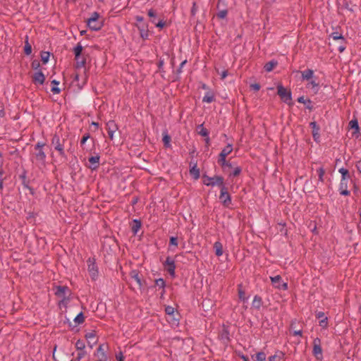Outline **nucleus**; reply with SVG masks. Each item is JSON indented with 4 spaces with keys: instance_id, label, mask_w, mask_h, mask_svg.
<instances>
[{
    "instance_id": "nucleus-1",
    "label": "nucleus",
    "mask_w": 361,
    "mask_h": 361,
    "mask_svg": "<svg viewBox=\"0 0 361 361\" xmlns=\"http://www.w3.org/2000/svg\"><path fill=\"white\" fill-rule=\"evenodd\" d=\"M44 142H38L34 145V151L31 153L30 161L37 166H45L47 154L44 150Z\"/></svg>"
},
{
    "instance_id": "nucleus-2",
    "label": "nucleus",
    "mask_w": 361,
    "mask_h": 361,
    "mask_svg": "<svg viewBox=\"0 0 361 361\" xmlns=\"http://www.w3.org/2000/svg\"><path fill=\"white\" fill-rule=\"evenodd\" d=\"M65 140H61L59 135L55 133L51 139V145L54 146L55 150H56L59 155L65 160L68 159L67 155L64 150Z\"/></svg>"
},
{
    "instance_id": "nucleus-3",
    "label": "nucleus",
    "mask_w": 361,
    "mask_h": 361,
    "mask_svg": "<svg viewBox=\"0 0 361 361\" xmlns=\"http://www.w3.org/2000/svg\"><path fill=\"white\" fill-rule=\"evenodd\" d=\"M277 94L280 97L281 99L289 106H293V102H292V93L289 90H288L281 84L277 85Z\"/></svg>"
},
{
    "instance_id": "nucleus-4",
    "label": "nucleus",
    "mask_w": 361,
    "mask_h": 361,
    "mask_svg": "<svg viewBox=\"0 0 361 361\" xmlns=\"http://www.w3.org/2000/svg\"><path fill=\"white\" fill-rule=\"evenodd\" d=\"M87 270L92 278V279L95 280L98 276V267L96 264V259L94 257H90L87 260Z\"/></svg>"
},
{
    "instance_id": "nucleus-5",
    "label": "nucleus",
    "mask_w": 361,
    "mask_h": 361,
    "mask_svg": "<svg viewBox=\"0 0 361 361\" xmlns=\"http://www.w3.org/2000/svg\"><path fill=\"white\" fill-rule=\"evenodd\" d=\"M99 13L94 12L92 16L87 20L88 27L92 30H99L102 27V23L98 22Z\"/></svg>"
},
{
    "instance_id": "nucleus-6",
    "label": "nucleus",
    "mask_w": 361,
    "mask_h": 361,
    "mask_svg": "<svg viewBox=\"0 0 361 361\" xmlns=\"http://www.w3.org/2000/svg\"><path fill=\"white\" fill-rule=\"evenodd\" d=\"M164 269L170 274L173 278L175 277V269L176 264L175 260L170 256H168L163 263Z\"/></svg>"
},
{
    "instance_id": "nucleus-7",
    "label": "nucleus",
    "mask_w": 361,
    "mask_h": 361,
    "mask_svg": "<svg viewBox=\"0 0 361 361\" xmlns=\"http://www.w3.org/2000/svg\"><path fill=\"white\" fill-rule=\"evenodd\" d=\"M272 285L279 290H286L288 289V283L282 281L280 275L270 277Z\"/></svg>"
},
{
    "instance_id": "nucleus-8",
    "label": "nucleus",
    "mask_w": 361,
    "mask_h": 361,
    "mask_svg": "<svg viewBox=\"0 0 361 361\" xmlns=\"http://www.w3.org/2000/svg\"><path fill=\"white\" fill-rule=\"evenodd\" d=\"M108 346L105 344H100L94 353V355L97 357L96 361H107L108 357L106 353V350Z\"/></svg>"
},
{
    "instance_id": "nucleus-9",
    "label": "nucleus",
    "mask_w": 361,
    "mask_h": 361,
    "mask_svg": "<svg viewBox=\"0 0 361 361\" xmlns=\"http://www.w3.org/2000/svg\"><path fill=\"white\" fill-rule=\"evenodd\" d=\"M54 294L58 298H66L68 297L67 294L71 295V290L66 286H55L53 288Z\"/></svg>"
},
{
    "instance_id": "nucleus-10",
    "label": "nucleus",
    "mask_w": 361,
    "mask_h": 361,
    "mask_svg": "<svg viewBox=\"0 0 361 361\" xmlns=\"http://www.w3.org/2000/svg\"><path fill=\"white\" fill-rule=\"evenodd\" d=\"M312 353L317 360H320L322 359V348L321 346V339L319 338H316L313 341Z\"/></svg>"
},
{
    "instance_id": "nucleus-11",
    "label": "nucleus",
    "mask_w": 361,
    "mask_h": 361,
    "mask_svg": "<svg viewBox=\"0 0 361 361\" xmlns=\"http://www.w3.org/2000/svg\"><path fill=\"white\" fill-rule=\"evenodd\" d=\"M27 171L23 169L22 173L19 175V178L21 180V183L23 188L28 189L30 193L33 195L34 189L29 185L30 180L27 177Z\"/></svg>"
},
{
    "instance_id": "nucleus-12",
    "label": "nucleus",
    "mask_w": 361,
    "mask_h": 361,
    "mask_svg": "<svg viewBox=\"0 0 361 361\" xmlns=\"http://www.w3.org/2000/svg\"><path fill=\"white\" fill-rule=\"evenodd\" d=\"M310 126L312 128V137L314 142L317 143L320 142V127L316 121L310 122Z\"/></svg>"
},
{
    "instance_id": "nucleus-13",
    "label": "nucleus",
    "mask_w": 361,
    "mask_h": 361,
    "mask_svg": "<svg viewBox=\"0 0 361 361\" xmlns=\"http://www.w3.org/2000/svg\"><path fill=\"white\" fill-rule=\"evenodd\" d=\"M85 337L87 341L88 346L90 347V349H92L98 341V339L96 337V331L94 330H92L90 332H87L85 335Z\"/></svg>"
},
{
    "instance_id": "nucleus-14",
    "label": "nucleus",
    "mask_w": 361,
    "mask_h": 361,
    "mask_svg": "<svg viewBox=\"0 0 361 361\" xmlns=\"http://www.w3.org/2000/svg\"><path fill=\"white\" fill-rule=\"evenodd\" d=\"M135 26L139 30L140 35L143 39H148L149 37V29L148 24L147 23H136Z\"/></svg>"
},
{
    "instance_id": "nucleus-15",
    "label": "nucleus",
    "mask_w": 361,
    "mask_h": 361,
    "mask_svg": "<svg viewBox=\"0 0 361 361\" xmlns=\"http://www.w3.org/2000/svg\"><path fill=\"white\" fill-rule=\"evenodd\" d=\"M219 337L224 343L228 344L229 343L231 338L228 326L223 325L222 329L219 332Z\"/></svg>"
},
{
    "instance_id": "nucleus-16",
    "label": "nucleus",
    "mask_w": 361,
    "mask_h": 361,
    "mask_svg": "<svg viewBox=\"0 0 361 361\" xmlns=\"http://www.w3.org/2000/svg\"><path fill=\"white\" fill-rule=\"evenodd\" d=\"M106 129L111 140L114 139V133L118 130V126L114 121L110 120L106 123Z\"/></svg>"
},
{
    "instance_id": "nucleus-17",
    "label": "nucleus",
    "mask_w": 361,
    "mask_h": 361,
    "mask_svg": "<svg viewBox=\"0 0 361 361\" xmlns=\"http://www.w3.org/2000/svg\"><path fill=\"white\" fill-rule=\"evenodd\" d=\"M349 180H341L338 191L341 195L349 196L350 195V192L348 190Z\"/></svg>"
},
{
    "instance_id": "nucleus-18",
    "label": "nucleus",
    "mask_w": 361,
    "mask_h": 361,
    "mask_svg": "<svg viewBox=\"0 0 361 361\" xmlns=\"http://www.w3.org/2000/svg\"><path fill=\"white\" fill-rule=\"evenodd\" d=\"M176 310L173 307L168 305L165 307V312L166 314L172 317L173 324H177L179 321V314L176 312L175 314Z\"/></svg>"
},
{
    "instance_id": "nucleus-19",
    "label": "nucleus",
    "mask_w": 361,
    "mask_h": 361,
    "mask_svg": "<svg viewBox=\"0 0 361 361\" xmlns=\"http://www.w3.org/2000/svg\"><path fill=\"white\" fill-rule=\"evenodd\" d=\"M32 82L35 85H43L45 81V75L41 70H38L32 77Z\"/></svg>"
},
{
    "instance_id": "nucleus-20",
    "label": "nucleus",
    "mask_w": 361,
    "mask_h": 361,
    "mask_svg": "<svg viewBox=\"0 0 361 361\" xmlns=\"http://www.w3.org/2000/svg\"><path fill=\"white\" fill-rule=\"evenodd\" d=\"M99 160L100 156L99 154H97L95 156H92L89 157L88 161L91 164V166H89L92 170H96L99 166Z\"/></svg>"
},
{
    "instance_id": "nucleus-21",
    "label": "nucleus",
    "mask_w": 361,
    "mask_h": 361,
    "mask_svg": "<svg viewBox=\"0 0 361 361\" xmlns=\"http://www.w3.org/2000/svg\"><path fill=\"white\" fill-rule=\"evenodd\" d=\"M130 276L131 279H134L137 282V283L139 286V288L142 289V288L143 287V283L140 276L139 271L136 269L132 270L130 272Z\"/></svg>"
},
{
    "instance_id": "nucleus-22",
    "label": "nucleus",
    "mask_w": 361,
    "mask_h": 361,
    "mask_svg": "<svg viewBox=\"0 0 361 361\" xmlns=\"http://www.w3.org/2000/svg\"><path fill=\"white\" fill-rule=\"evenodd\" d=\"M215 184H217V186L220 188V195H221V197H224V194L228 193V188L225 185L224 178H218Z\"/></svg>"
},
{
    "instance_id": "nucleus-23",
    "label": "nucleus",
    "mask_w": 361,
    "mask_h": 361,
    "mask_svg": "<svg viewBox=\"0 0 361 361\" xmlns=\"http://www.w3.org/2000/svg\"><path fill=\"white\" fill-rule=\"evenodd\" d=\"M285 360V353L281 350L276 351L274 355L269 357V361H283Z\"/></svg>"
},
{
    "instance_id": "nucleus-24",
    "label": "nucleus",
    "mask_w": 361,
    "mask_h": 361,
    "mask_svg": "<svg viewBox=\"0 0 361 361\" xmlns=\"http://www.w3.org/2000/svg\"><path fill=\"white\" fill-rule=\"evenodd\" d=\"M219 200L222 204L226 207H229L231 204V196L229 193L224 194V197H221V195H219Z\"/></svg>"
},
{
    "instance_id": "nucleus-25",
    "label": "nucleus",
    "mask_w": 361,
    "mask_h": 361,
    "mask_svg": "<svg viewBox=\"0 0 361 361\" xmlns=\"http://www.w3.org/2000/svg\"><path fill=\"white\" fill-rule=\"evenodd\" d=\"M348 126H349L350 128L354 130V131L353 133V135H355L356 134H360V127H359V123H358V121L357 118H354V119L351 120L349 122Z\"/></svg>"
},
{
    "instance_id": "nucleus-26",
    "label": "nucleus",
    "mask_w": 361,
    "mask_h": 361,
    "mask_svg": "<svg viewBox=\"0 0 361 361\" xmlns=\"http://www.w3.org/2000/svg\"><path fill=\"white\" fill-rule=\"evenodd\" d=\"M263 305L262 298L261 296L256 295L254 297L252 306L254 309L259 310Z\"/></svg>"
},
{
    "instance_id": "nucleus-27",
    "label": "nucleus",
    "mask_w": 361,
    "mask_h": 361,
    "mask_svg": "<svg viewBox=\"0 0 361 361\" xmlns=\"http://www.w3.org/2000/svg\"><path fill=\"white\" fill-rule=\"evenodd\" d=\"M301 76L302 80H310L314 77V71L307 68L303 71H301Z\"/></svg>"
},
{
    "instance_id": "nucleus-28",
    "label": "nucleus",
    "mask_w": 361,
    "mask_h": 361,
    "mask_svg": "<svg viewBox=\"0 0 361 361\" xmlns=\"http://www.w3.org/2000/svg\"><path fill=\"white\" fill-rule=\"evenodd\" d=\"M225 157H219L218 164L222 167L223 170L225 171L226 167L232 168V163L227 161Z\"/></svg>"
},
{
    "instance_id": "nucleus-29",
    "label": "nucleus",
    "mask_w": 361,
    "mask_h": 361,
    "mask_svg": "<svg viewBox=\"0 0 361 361\" xmlns=\"http://www.w3.org/2000/svg\"><path fill=\"white\" fill-rule=\"evenodd\" d=\"M277 65L278 61L275 59H273L265 63L264 66V69L266 72H271Z\"/></svg>"
},
{
    "instance_id": "nucleus-30",
    "label": "nucleus",
    "mask_w": 361,
    "mask_h": 361,
    "mask_svg": "<svg viewBox=\"0 0 361 361\" xmlns=\"http://www.w3.org/2000/svg\"><path fill=\"white\" fill-rule=\"evenodd\" d=\"M214 249L215 251V255L217 257H220L223 255V245L220 241H216L214 243Z\"/></svg>"
},
{
    "instance_id": "nucleus-31",
    "label": "nucleus",
    "mask_w": 361,
    "mask_h": 361,
    "mask_svg": "<svg viewBox=\"0 0 361 361\" xmlns=\"http://www.w3.org/2000/svg\"><path fill=\"white\" fill-rule=\"evenodd\" d=\"M190 173L195 180L199 179L200 173V169L197 166V163H195L194 165L190 169Z\"/></svg>"
},
{
    "instance_id": "nucleus-32",
    "label": "nucleus",
    "mask_w": 361,
    "mask_h": 361,
    "mask_svg": "<svg viewBox=\"0 0 361 361\" xmlns=\"http://www.w3.org/2000/svg\"><path fill=\"white\" fill-rule=\"evenodd\" d=\"M338 172L341 174V180H350V181L353 182L351 180V176L348 169L345 168H341L338 169Z\"/></svg>"
},
{
    "instance_id": "nucleus-33",
    "label": "nucleus",
    "mask_w": 361,
    "mask_h": 361,
    "mask_svg": "<svg viewBox=\"0 0 361 361\" xmlns=\"http://www.w3.org/2000/svg\"><path fill=\"white\" fill-rule=\"evenodd\" d=\"M133 226L131 227V231L134 235H136L138 231L140 229L142 226V222L139 219H134L133 221Z\"/></svg>"
},
{
    "instance_id": "nucleus-34",
    "label": "nucleus",
    "mask_w": 361,
    "mask_h": 361,
    "mask_svg": "<svg viewBox=\"0 0 361 361\" xmlns=\"http://www.w3.org/2000/svg\"><path fill=\"white\" fill-rule=\"evenodd\" d=\"M28 40L29 37L28 35H26L25 39L24 54L27 56H29L32 53V46L29 43Z\"/></svg>"
},
{
    "instance_id": "nucleus-35",
    "label": "nucleus",
    "mask_w": 361,
    "mask_h": 361,
    "mask_svg": "<svg viewBox=\"0 0 361 361\" xmlns=\"http://www.w3.org/2000/svg\"><path fill=\"white\" fill-rule=\"evenodd\" d=\"M233 151V146L231 144H228L220 152L219 157H226Z\"/></svg>"
},
{
    "instance_id": "nucleus-36",
    "label": "nucleus",
    "mask_w": 361,
    "mask_h": 361,
    "mask_svg": "<svg viewBox=\"0 0 361 361\" xmlns=\"http://www.w3.org/2000/svg\"><path fill=\"white\" fill-rule=\"evenodd\" d=\"M82 46L80 43H78L74 48H73V52L75 54V59H80L82 51Z\"/></svg>"
},
{
    "instance_id": "nucleus-37",
    "label": "nucleus",
    "mask_w": 361,
    "mask_h": 361,
    "mask_svg": "<svg viewBox=\"0 0 361 361\" xmlns=\"http://www.w3.org/2000/svg\"><path fill=\"white\" fill-rule=\"evenodd\" d=\"M215 100L214 94L212 92H208L202 98V102L206 103H212Z\"/></svg>"
},
{
    "instance_id": "nucleus-38",
    "label": "nucleus",
    "mask_w": 361,
    "mask_h": 361,
    "mask_svg": "<svg viewBox=\"0 0 361 361\" xmlns=\"http://www.w3.org/2000/svg\"><path fill=\"white\" fill-rule=\"evenodd\" d=\"M171 136L168 134V133L166 131L163 135L162 141L164 142V145L165 147L168 148L171 147Z\"/></svg>"
},
{
    "instance_id": "nucleus-39",
    "label": "nucleus",
    "mask_w": 361,
    "mask_h": 361,
    "mask_svg": "<svg viewBox=\"0 0 361 361\" xmlns=\"http://www.w3.org/2000/svg\"><path fill=\"white\" fill-rule=\"evenodd\" d=\"M77 325H80L85 322V316L82 312H80L73 319Z\"/></svg>"
},
{
    "instance_id": "nucleus-40",
    "label": "nucleus",
    "mask_w": 361,
    "mask_h": 361,
    "mask_svg": "<svg viewBox=\"0 0 361 361\" xmlns=\"http://www.w3.org/2000/svg\"><path fill=\"white\" fill-rule=\"evenodd\" d=\"M219 178H224V177L221 176L216 175L212 177V178H214V180H211L210 183H207L206 180H203V184L207 186H212V187L217 186V184H215V183L217 182V180Z\"/></svg>"
},
{
    "instance_id": "nucleus-41",
    "label": "nucleus",
    "mask_w": 361,
    "mask_h": 361,
    "mask_svg": "<svg viewBox=\"0 0 361 361\" xmlns=\"http://www.w3.org/2000/svg\"><path fill=\"white\" fill-rule=\"evenodd\" d=\"M198 133L202 137H207L209 135V131L205 128L203 124H200L197 126Z\"/></svg>"
},
{
    "instance_id": "nucleus-42",
    "label": "nucleus",
    "mask_w": 361,
    "mask_h": 361,
    "mask_svg": "<svg viewBox=\"0 0 361 361\" xmlns=\"http://www.w3.org/2000/svg\"><path fill=\"white\" fill-rule=\"evenodd\" d=\"M334 40L341 39L342 42H344V43H346V40L343 35L338 32H334L330 35Z\"/></svg>"
},
{
    "instance_id": "nucleus-43",
    "label": "nucleus",
    "mask_w": 361,
    "mask_h": 361,
    "mask_svg": "<svg viewBox=\"0 0 361 361\" xmlns=\"http://www.w3.org/2000/svg\"><path fill=\"white\" fill-rule=\"evenodd\" d=\"M50 52L49 51H42L41 52V60L43 64H46L49 59Z\"/></svg>"
},
{
    "instance_id": "nucleus-44",
    "label": "nucleus",
    "mask_w": 361,
    "mask_h": 361,
    "mask_svg": "<svg viewBox=\"0 0 361 361\" xmlns=\"http://www.w3.org/2000/svg\"><path fill=\"white\" fill-rule=\"evenodd\" d=\"M148 16L151 18V22L155 23V18L157 17V12L153 8H150L147 12Z\"/></svg>"
},
{
    "instance_id": "nucleus-45",
    "label": "nucleus",
    "mask_w": 361,
    "mask_h": 361,
    "mask_svg": "<svg viewBox=\"0 0 361 361\" xmlns=\"http://www.w3.org/2000/svg\"><path fill=\"white\" fill-rule=\"evenodd\" d=\"M317 174H318V177H319V181L323 183L324 182V176L325 174V170L324 169L322 166L320 168H319L317 170Z\"/></svg>"
},
{
    "instance_id": "nucleus-46",
    "label": "nucleus",
    "mask_w": 361,
    "mask_h": 361,
    "mask_svg": "<svg viewBox=\"0 0 361 361\" xmlns=\"http://www.w3.org/2000/svg\"><path fill=\"white\" fill-rule=\"evenodd\" d=\"M186 63H187V60H186V59H185V60H184V61H183L180 63V66H179L178 68L176 70V75H177V76H176V80H179L180 77H179L178 75H179L183 72L182 69H183V68L184 65H185Z\"/></svg>"
},
{
    "instance_id": "nucleus-47",
    "label": "nucleus",
    "mask_w": 361,
    "mask_h": 361,
    "mask_svg": "<svg viewBox=\"0 0 361 361\" xmlns=\"http://www.w3.org/2000/svg\"><path fill=\"white\" fill-rule=\"evenodd\" d=\"M255 361H266V354L264 352H259L255 355Z\"/></svg>"
},
{
    "instance_id": "nucleus-48",
    "label": "nucleus",
    "mask_w": 361,
    "mask_h": 361,
    "mask_svg": "<svg viewBox=\"0 0 361 361\" xmlns=\"http://www.w3.org/2000/svg\"><path fill=\"white\" fill-rule=\"evenodd\" d=\"M75 61H76L75 67L77 68H83L86 65V59H85V58H82L81 60H80V59H75Z\"/></svg>"
},
{
    "instance_id": "nucleus-49",
    "label": "nucleus",
    "mask_w": 361,
    "mask_h": 361,
    "mask_svg": "<svg viewBox=\"0 0 361 361\" xmlns=\"http://www.w3.org/2000/svg\"><path fill=\"white\" fill-rule=\"evenodd\" d=\"M69 301H70L69 297L63 298H61V300H59L58 305H59V307H61L63 306L66 308Z\"/></svg>"
},
{
    "instance_id": "nucleus-50",
    "label": "nucleus",
    "mask_w": 361,
    "mask_h": 361,
    "mask_svg": "<svg viewBox=\"0 0 361 361\" xmlns=\"http://www.w3.org/2000/svg\"><path fill=\"white\" fill-rule=\"evenodd\" d=\"M242 172V168L240 166H236L234 170L229 174V177L231 176H238Z\"/></svg>"
},
{
    "instance_id": "nucleus-51",
    "label": "nucleus",
    "mask_w": 361,
    "mask_h": 361,
    "mask_svg": "<svg viewBox=\"0 0 361 361\" xmlns=\"http://www.w3.org/2000/svg\"><path fill=\"white\" fill-rule=\"evenodd\" d=\"M75 346L77 350H83V348H85V342L80 339L76 341Z\"/></svg>"
},
{
    "instance_id": "nucleus-52",
    "label": "nucleus",
    "mask_w": 361,
    "mask_h": 361,
    "mask_svg": "<svg viewBox=\"0 0 361 361\" xmlns=\"http://www.w3.org/2000/svg\"><path fill=\"white\" fill-rule=\"evenodd\" d=\"M155 284H156V286H159V288H161L162 289L165 288V286H166V282L162 278L156 279Z\"/></svg>"
},
{
    "instance_id": "nucleus-53",
    "label": "nucleus",
    "mask_w": 361,
    "mask_h": 361,
    "mask_svg": "<svg viewBox=\"0 0 361 361\" xmlns=\"http://www.w3.org/2000/svg\"><path fill=\"white\" fill-rule=\"evenodd\" d=\"M227 14H228V11L226 9H223V10L219 11L216 13V17L219 18H221V19H224L227 16Z\"/></svg>"
},
{
    "instance_id": "nucleus-54",
    "label": "nucleus",
    "mask_w": 361,
    "mask_h": 361,
    "mask_svg": "<svg viewBox=\"0 0 361 361\" xmlns=\"http://www.w3.org/2000/svg\"><path fill=\"white\" fill-rule=\"evenodd\" d=\"M308 85L311 86L312 89L317 88V90L314 91V93H317L318 92V87H319V82H316V80H311L308 82Z\"/></svg>"
},
{
    "instance_id": "nucleus-55",
    "label": "nucleus",
    "mask_w": 361,
    "mask_h": 361,
    "mask_svg": "<svg viewBox=\"0 0 361 361\" xmlns=\"http://www.w3.org/2000/svg\"><path fill=\"white\" fill-rule=\"evenodd\" d=\"M178 245V238L175 236H171L169 238V247L175 246L177 247Z\"/></svg>"
},
{
    "instance_id": "nucleus-56",
    "label": "nucleus",
    "mask_w": 361,
    "mask_h": 361,
    "mask_svg": "<svg viewBox=\"0 0 361 361\" xmlns=\"http://www.w3.org/2000/svg\"><path fill=\"white\" fill-rule=\"evenodd\" d=\"M238 297L239 299L245 302L247 298L245 297V292L241 288V285L238 286Z\"/></svg>"
},
{
    "instance_id": "nucleus-57",
    "label": "nucleus",
    "mask_w": 361,
    "mask_h": 361,
    "mask_svg": "<svg viewBox=\"0 0 361 361\" xmlns=\"http://www.w3.org/2000/svg\"><path fill=\"white\" fill-rule=\"evenodd\" d=\"M319 326L323 329H326L328 326V317H324L319 320Z\"/></svg>"
},
{
    "instance_id": "nucleus-58",
    "label": "nucleus",
    "mask_w": 361,
    "mask_h": 361,
    "mask_svg": "<svg viewBox=\"0 0 361 361\" xmlns=\"http://www.w3.org/2000/svg\"><path fill=\"white\" fill-rule=\"evenodd\" d=\"M305 102L306 104H304L305 105V108L309 111H312L314 109V106L312 105V102L311 101V99H306Z\"/></svg>"
},
{
    "instance_id": "nucleus-59",
    "label": "nucleus",
    "mask_w": 361,
    "mask_h": 361,
    "mask_svg": "<svg viewBox=\"0 0 361 361\" xmlns=\"http://www.w3.org/2000/svg\"><path fill=\"white\" fill-rule=\"evenodd\" d=\"M31 67L34 70H39L40 63L38 60H33L31 63Z\"/></svg>"
},
{
    "instance_id": "nucleus-60",
    "label": "nucleus",
    "mask_w": 361,
    "mask_h": 361,
    "mask_svg": "<svg viewBox=\"0 0 361 361\" xmlns=\"http://www.w3.org/2000/svg\"><path fill=\"white\" fill-rule=\"evenodd\" d=\"M4 175V171H0V190H2L4 188V180L6 178Z\"/></svg>"
},
{
    "instance_id": "nucleus-61",
    "label": "nucleus",
    "mask_w": 361,
    "mask_h": 361,
    "mask_svg": "<svg viewBox=\"0 0 361 361\" xmlns=\"http://www.w3.org/2000/svg\"><path fill=\"white\" fill-rule=\"evenodd\" d=\"M90 137V133H85L80 140V145L82 146Z\"/></svg>"
},
{
    "instance_id": "nucleus-62",
    "label": "nucleus",
    "mask_w": 361,
    "mask_h": 361,
    "mask_svg": "<svg viewBox=\"0 0 361 361\" xmlns=\"http://www.w3.org/2000/svg\"><path fill=\"white\" fill-rule=\"evenodd\" d=\"M197 4H196V2H193L192 6V8H191V11H190L191 16H195L196 13H197Z\"/></svg>"
},
{
    "instance_id": "nucleus-63",
    "label": "nucleus",
    "mask_w": 361,
    "mask_h": 361,
    "mask_svg": "<svg viewBox=\"0 0 361 361\" xmlns=\"http://www.w3.org/2000/svg\"><path fill=\"white\" fill-rule=\"evenodd\" d=\"M154 24L157 27H158L159 29H162L165 26L166 23L163 20H161L158 23H155Z\"/></svg>"
},
{
    "instance_id": "nucleus-64",
    "label": "nucleus",
    "mask_w": 361,
    "mask_h": 361,
    "mask_svg": "<svg viewBox=\"0 0 361 361\" xmlns=\"http://www.w3.org/2000/svg\"><path fill=\"white\" fill-rule=\"evenodd\" d=\"M116 358L118 361H124L125 359L123 354L121 351H119V353L116 355Z\"/></svg>"
}]
</instances>
